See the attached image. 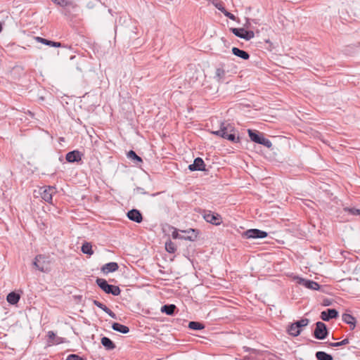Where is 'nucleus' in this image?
Masks as SVG:
<instances>
[{
  "instance_id": "obj_28",
  "label": "nucleus",
  "mask_w": 360,
  "mask_h": 360,
  "mask_svg": "<svg viewBox=\"0 0 360 360\" xmlns=\"http://www.w3.org/2000/svg\"><path fill=\"white\" fill-rule=\"evenodd\" d=\"M82 252L84 254L91 255L94 254L92 245L90 243H84L82 246Z\"/></svg>"
},
{
  "instance_id": "obj_33",
  "label": "nucleus",
  "mask_w": 360,
  "mask_h": 360,
  "mask_svg": "<svg viewBox=\"0 0 360 360\" xmlns=\"http://www.w3.org/2000/svg\"><path fill=\"white\" fill-rule=\"evenodd\" d=\"M309 323V320L308 319H302L297 321H295V325L300 329L302 327L307 326Z\"/></svg>"
},
{
  "instance_id": "obj_48",
  "label": "nucleus",
  "mask_w": 360,
  "mask_h": 360,
  "mask_svg": "<svg viewBox=\"0 0 360 360\" xmlns=\"http://www.w3.org/2000/svg\"><path fill=\"white\" fill-rule=\"evenodd\" d=\"M1 30H2V25H1V24H0V32H1Z\"/></svg>"
},
{
  "instance_id": "obj_14",
  "label": "nucleus",
  "mask_w": 360,
  "mask_h": 360,
  "mask_svg": "<svg viewBox=\"0 0 360 360\" xmlns=\"http://www.w3.org/2000/svg\"><path fill=\"white\" fill-rule=\"evenodd\" d=\"M82 154L78 150H72L66 154L65 159L68 162H78L82 160Z\"/></svg>"
},
{
  "instance_id": "obj_34",
  "label": "nucleus",
  "mask_w": 360,
  "mask_h": 360,
  "mask_svg": "<svg viewBox=\"0 0 360 360\" xmlns=\"http://www.w3.org/2000/svg\"><path fill=\"white\" fill-rule=\"evenodd\" d=\"M34 39L37 42L41 43L49 46H52L53 41H50L40 37H35Z\"/></svg>"
},
{
  "instance_id": "obj_23",
  "label": "nucleus",
  "mask_w": 360,
  "mask_h": 360,
  "mask_svg": "<svg viewBox=\"0 0 360 360\" xmlns=\"http://www.w3.org/2000/svg\"><path fill=\"white\" fill-rule=\"evenodd\" d=\"M20 298V297L18 293L11 292L7 295L6 300L11 304H15L19 302Z\"/></svg>"
},
{
  "instance_id": "obj_32",
  "label": "nucleus",
  "mask_w": 360,
  "mask_h": 360,
  "mask_svg": "<svg viewBox=\"0 0 360 360\" xmlns=\"http://www.w3.org/2000/svg\"><path fill=\"white\" fill-rule=\"evenodd\" d=\"M349 343V340L348 338H345L343 340L340 341V342H330L329 343V346L330 347H340V346H342V345H346L347 344Z\"/></svg>"
},
{
  "instance_id": "obj_11",
  "label": "nucleus",
  "mask_w": 360,
  "mask_h": 360,
  "mask_svg": "<svg viewBox=\"0 0 360 360\" xmlns=\"http://www.w3.org/2000/svg\"><path fill=\"white\" fill-rule=\"evenodd\" d=\"M203 217L206 221L214 225H219L221 223V217L220 215L210 211L205 213Z\"/></svg>"
},
{
  "instance_id": "obj_20",
  "label": "nucleus",
  "mask_w": 360,
  "mask_h": 360,
  "mask_svg": "<svg viewBox=\"0 0 360 360\" xmlns=\"http://www.w3.org/2000/svg\"><path fill=\"white\" fill-rule=\"evenodd\" d=\"M112 328L114 330L120 332L123 334H127L129 331V328L127 326L119 323H113L112 325Z\"/></svg>"
},
{
  "instance_id": "obj_10",
  "label": "nucleus",
  "mask_w": 360,
  "mask_h": 360,
  "mask_svg": "<svg viewBox=\"0 0 360 360\" xmlns=\"http://www.w3.org/2000/svg\"><path fill=\"white\" fill-rule=\"evenodd\" d=\"M295 279L298 284L303 285L308 289L318 290L320 288V285L314 281L302 278L298 276L296 277Z\"/></svg>"
},
{
  "instance_id": "obj_36",
  "label": "nucleus",
  "mask_w": 360,
  "mask_h": 360,
  "mask_svg": "<svg viewBox=\"0 0 360 360\" xmlns=\"http://www.w3.org/2000/svg\"><path fill=\"white\" fill-rule=\"evenodd\" d=\"M219 11H221L225 16L228 17L229 19L235 20L236 16L231 13L230 12L227 11L224 8H218Z\"/></svg>"
},
{
  "instance_id": "obj_4",
  "label": "nucleus",
  "mask_w": 360,
  "mask_h": 360,
  "mask_svg": "<svg viewBox=\"0 0 360 360\" xmlns=\"http://www.w3.org/2000/svg\"><path fill=\"white\" fill-rule=\"evenodd\" d=\"M55 4L64 8V14L65 15H71L72 12H75L78 6L75 0H51Z\"/></svg>"
},
{
  "instance_id": "obj_21",
  "label": "nucleus",
  "mask_w": 360,
  "mask_h": 360,
  "mask_svg": "<svg viewBox=\"0 0 360 360\" xmlns=\"http://www.w3.org/2000/svg\"><path fill=\"white\" fill-rule=\"evenodd\" d=\"M101 344L107 350H112L115 348V343L108 338L103 337L101 338Z\"/></svg>"
},
{
  "instance_id": "obj_31",
  "label": "nucleus",
  "mask_w": 360,
  "mask_h": 360,
  "mask_svg": "<svg viewBox=\"0 0 360 360\" xmlns=\"http://www.w3.org/2000/svg\"><path fill=\"white\" fill-rule=\"evenodd\" d=\"M165 249L169 253H174L176 250V245L171 240L165 243Z\"/></svg>"
},
{
  "instance_id": "obj_6",
  "label": "nucleus",
  "mask_w": 360,
  "mask_h": 360,
  "mask_svg": "<svg viewBox=\"0 0 360 360\" xmlns=\"http://www.w3.org/2000/svg\"><path fill=\"white\" fill-rule=\"evenodd\" d=\"M231 32L236 37L249 41L255 37V33L251 30H246L244 28H230Z\"/></svg>"
},
{
  "instance_id": "obj_3",
  "label": "nucleus",
  "mask_w": 360,
  "mask_h": 360,
  "mask_svg": "<svg viewBox=\"0 0 360 360\" xmlns=\"http://www.w3.org/2000/svg\"><path fill=\"white\" fill-rule=\"evenodd\" d=\"M96 283L98 287L107 294H112L117 296L121 292V290L118 286L108 284L104 278H98L96 280Z\"/></svg>"
},
{
  "instance_id": "obj_22",
  "label": "nucleus",
  "mask_w": 360,
  "mask_h": 360,
  "mask_svg": "<svg viewBox=\"0 0 360 360\" xmlns=\"http://www.w3.org/2000/svg\"><path fill=\"white\" fill-rule=\"evenodd\" d=\"M302 329L299 328L295 323H291L288 328L289 335L297 337L301 333Z\"/></svg>"
},
{
  "instance_id": "obj_8",
  "label": "nucleus",
  "mask_w": 360,
  "mask_h": 360,
  "mask_svg": "<svg viewBox=\"0 0 360 360\" xmlns=\"http://www.w3.org/2000/svg\"><path fill=\"white\" fill-rule=\"evenodd\" d=\"M242 236L245 238H264L268 236V233L259 229H252L243 232Z\"/></svg>"
},
{
  "instance_id": "obj_37",
  "label": "nucleus",
  "mask_w": 360,
  "mask_h": 360,
  "mask_svg": "<svg viewBox=\"0 0 360 360\" xmlns=\"http://www.w3.org/2000/svg\"><path fill=\"white\" fill-rule=\"evenodd\" d=\"M345 210L352 215H359L360 210L356 208H345Z\"/></svg>"
},
{
  "instance_id": "obj_7",
  "label": "nucleus",
  "mask_w": 360,
  "mask_h": 360,
  "mask_svg": "<svg viewBox=\"0 0 360 360\" xmlns=\"http://www.w3.org/2000/svg\"><path fill=\"white\" fill-rule=\"evenodd\" d=\"M328 335V331L326 325L321 322L318 321L316 323V328L314 331V336L318 340H324Z\"/></svg>"
},
{
  "instance_id": "obj_29",
  "label": "nucleus",
  "mask_w": 360,
  "mask_h": 360,
  "mask_svg": "<svg viewBox=\"0 0 360 360\" xmlns=\"http://www.w3.org/2000/svg\"><path fill=\"white\" fill-rule=\"evenodd\" d=\"M188 328L192 330H198L203 329L205 328V326L200 322L191 321L188 323Z\"/></svg>"
},
{
  "instance_id": "obj_16",
  "label": "nucleus",
  "mask_w": 360,
  "mask_h": 360,
  "mask_svg": "<svg viewBox=\"0 0 360 360\" xmlns=\"http://www.w3.org/2000/svg\"><path fill=\"white\" fill-rule=\"evenodd\" d=\"M118 268H119V266H118L117 263L112 262H109V263L104 264L101 267V271L104 274H108L109 273L116 271L118 269Z\"/></svg>"
},
{
  "instance_id": "obj_44",
  "label": "nucleus",
  "mask_w": 360,
  "mask_h": 360,
  "mask_svg": "<svg viewBox=\"0 0 360 360\" xmlns=\"http://www.w3.org/2000/svg\"><path fill=\"white\" fill-rule=\"evenodd\" d=\"M136 191L139 192L140 193L146 194V192L143 191V188L138 187L136 188Z\"/></svg>"
},
{
  "instance_id": "obj_12",
  "label": "nucleus",
  "mask_w": 360,
  "mask_h": 360,
  "mask_svg": "<svg viewBox=\"0 0 360 360\" xmlns=\"http://www.w3.org/2000/svg\"><path fill=\"white\" fill-rule=\"evenodd\" d=\"M190 171H205V164L201 158H196L193 164L188 165Z\"/></svg>"
},
{
  "instance_id": "obj_47",
  "label": "nucleus",
  "mask_w": 360,
  "mask_h": 360,
  "mask_svg": "<svg viewBox=\"0 0 360 360\" xmlns=\"http://www.w3.org/2000/svg\"><path fill=\"white\" fill-rule=\"evenodd\" d=\"M216 7H217V8H224V7H223V6H221V5H219V6L218 4H217V5H216Z\"/></svg>"
},
{
  "instance_id": "obj_15",
  "label": "nucleus",
  "mask_w": 360,
  "mask_h": 360,
  "mask_svg": "<svg viewBox=\"0 0 360 360\" xmlns=\"http://www.w3.org/2000/svg\"><path fill=\"white\" fill-rule=\"evenodd\" d=\"M127 217L133 221L141 223L143 221V216L139 210L132 209L127 212Z\"/></svg>"
},
{
  "instance_id": "obj_42",
  "label": "nucleus",
  "mask_w": 360,
  "mask_h": 360,
  "mask_svg": "<svg viewBox=\"0 0 360 360\" xmlns=\"http://www.w3.org/2000/svg\"><path fill=\"white\" fill-rule=\"evenodd\" d=\"M105 312L106 314H108L112 319L117 318L116 314L112 310H110L108 307L106 309H105Z\"/></svg>"
},
{
  "instance_id": "obj_39",
  "label": "nucleus",
  "mask_w": 360,
  "mask_h": 360,
  "mask_svg": "<svg viewBox=\"0 0 360 360\" xmlns=\"http://www.w3.org/2000/svg\"><path fill=\"white\" fill-rule=\"evenodd\" d=\"M93 303L94 305H96L98 308L101 309L103 311H105V309H106L108 308L104 304L101 303V302H99L96 300H94Z\"/></svg>"
},
{
  "instance_id": "obj_45",
  "label": "nucleus",
  "mask_w": 360,
  "mask_h": 360,
  "mask_svg": "<svg viewBox=\"0 0 360 360\" xmlns=\"http://www.w3.org/2000/svg\"><path fill=\"white\" fill-rule=\"evenodd\" d=\"M356 47H360V41L355 44Z\"/></svg>"
},
{
  "instance_id": "obj_30",
  "label": "nucleus",
  "mask_w": 360,
  "mask_h": 360,
  "mask_svg": "<svg viewBox=\"0 0 360 360\" xmlns=\"http://www.w3.org/2000/svg\"><path fill=\"white\" fill-rule=\"evenodd\" d=\"M248 134L251 141H252L255 143H259L260 139L262 137L261 136H259L257 133L255 132L251 129H248Z\"/></svg>"
},
{
  "instance_id": "obj_35",
  "label": "nucleus",
  "mask_w": 360,
  "mask_h": 360,
  "mask_svg": "<svg viewBox=\"0 0 360 360\" xmlns=\"http://www.w3.org/2000/svg\"><path fill=\"white\" fill-rule=\"evenodd\" d=\"M259 143L266 146L268 148H270L272 146V143L271 142V141L263 136L261 137Z\"/></svg>"
},
{
  "instance_id": "obj_27",
  "label": "nucleus",
  "mask_w": 360,
  "mask_h": 360,
  "mask_svg": "<svg viewBox=\"0 0 360 360\" xmlns=\"http://www.w3.org/2000/svg\"><path fill=\"white\" fill-rule=\"evenodd\" d=\"M315 356L317 360H333V356L325 352H316Z\"/></svg>"
},
{
  "instance_id": "obj_40",
  "label": "nucleus",
  "mask_w": 360,
  "mask_h": 360,
  "mask_svg": "<svg viewBox=\"0 0 360 360\" xmlns=\"http://www.w3.org/2000/svg\"><path fill=\"white\" fill-rule=\"evenodd\" d=\"M47 336L49 338V342L52 344V341L55 340V338L56 337V334L53 331L50 330L47 333Z\"/></svg>"
},
{
  "instance_id": "obj_24",
  "label": "nucleus",
  "mask_w": 360,
  "mask_h": 360,
  "mask_svg": "<svg viewBox=\"0 0 360 360\" xmlns=\"http://www.w3.org/2000/svg\"><path fill=\"white\" fill-rule=\"evenodd\" d=\"M176 307L174 304H165L161 308V311L167 315H173Z\"/></svg>"
},
{
  "instance_id": "obj_18",
  "label": "nucleus",
  "mask_w": 360,
  "mask_h": 360,
  "mask_svg": "<svg viewBox=\"0 0 360 360\" xmlns=\"http://www.w3.org/2000/svg\"><path fill=\"white\" fill-rule=\"evenodd\" d=\"M226 71L223 66L219 67L216 69L214 79L219 82H222L224 80Z\"/></svg>"
},
{
  "instance_id": "obj_26",
  "label": "nucleus",
  "mask_w": 360,
  "mask_h": 360,
  "mask_svg": "<svg viewBox=\"0 0 360 360\" xmlns=\"http://www.w3.org/2000/svg\"><path fill=\"white\" fill-rule=\"evenodd\" d=\"M43 256L39 255H37L36 257H35V259L33 262V265L40 271L41 272H45L46 271V269L44 266V265H41L40 264V259H43Z\"/></svg>"
},
{
  "instance_id": "obj_2",
  "label": "nucleus",
  "mask_w": 360,
  "mask_h": 360,
  "mask_svg": "<svg viewBox=\"0 0 360 360\" xmlns=\"http://www.w3.org/2000/svg\"><path fill=\"white\" fill-rule=\"evenodd\" d=\"M244 349L246 352H251V355L248 357L250 360H278L276 355L267 351H257L249 347Z\"/></svg>"
},
{
  "instance_id": "obj_41",
  "label": "nucleus",
  "mask_w": 360,
  "mask_h": 360,
  "mask_svg": "<svg viewBox=\"0 0 360 360\" xmlns=\"http://www.w3.org/2000/svg\"><path fill=\"white\" fill-rule=\"evenodd\" d=\"M65 342V339L61 337H56L55 340L52 341L53 345H59Z\"/></svg>"
},
{
  "instance_id": "obj_1",
  "label": "nucleus",
  "mask_w": 360,
  "mask_h": 360,
  "mask_svg": "<svg viewBox=\"0 0 360 360\" xmlns=\"http://www.w3.org/2000/svg\"><path fill=\"white\" fill-rule=\"evenodd\" d=\"M212 133L234 143L239 141V137L236 136L234 133V128L230 124L226 122H221L219 129L213 131Z\"/></svg>"
},
{
  "instance_id": "obj_46",
  "label": "nucleus",
  "mask_w": 360,
  "mask_h": 360,
  "mask_svg": "<svg viewBox=\"0 0 360 360\" xmlns=\"http://www.w3.org/2000/svg\"><path fill=\"white\" fill-rule=\"evenodd\" d=\"M185 233L184 236H191L192 235L191 232L190 233Z\"/></svg>"
},
{
  "instance_id": "obj_25",
  "label": "nucleus",
  "mask_w": 360,
  "mask_h": 360,
  "mask_svg": "<svg viewBox=\"0 0 360 360\" xmlns=\"http://www.w3.org/2000/svg\"><path fill=\"white\" fill-rule=\"evenodd\" d=\"M127 158L133 161L135 164L142 162L143 160L141 157L136 155L134 150H129L127 153Z\"/></svg>"
},
{
  "instance_id": "obj_17",
  "label": "nucleus",
  "mask_w": 360,
  "mask_h": 360,
  "mask_svg": "<svg viewBox=\"0 0 360 360\" xmlns=\"http://www.w3.org/2000/svg\"><path fill=\"white\" fill-rule=\"evenodd\" d=\"M231 51L233 55L242 59L248 60L250 58V55L247 51L241 50L237 47H233Z\"/></svg>"
},
{
  "instance_id": "obj_38",
  "label": "nucleus",
  "mask_w": 360,
  "mask_h": 360,
  "mask_svg": "<svg viewBox=\"0 0 360 360\" xmlns=\"http://www.w3.org/2000/svg\"><path fill=\"white\" fill-rule=\"evenodd\" d=\"M66 360H85V359L79 356L77 354H72L67 356Z\"/></svg>"
},
{
  "instance_id": "obj_9",
  "label": "nucleus",
  "mask_w": 360,
  "mask_h": 360,
  "mask_svg": "<svg viewBox=\"0 0 360 360\" xmlns=\"http://www.w3.org/2000/svg\"><path fill=\"white\" fill-rule=\"evenodd\" d=\"M182 232L188 233H190L191 232L192 235L191 236H181L180 234H179L178 231L175 229L172 232V236L173 238H180V239L188 240H191V241H193L197 238L198 232L195 229H190L189 230L183 231Z\"/></svg>"
},
{
  "instance_id": "obj_5",
  "label": "nucleus",
  "mask_w": 360,
  "mask_h": 360,
  "mask_svg": "<svg viewBox=\"0 0 360 360\" xmlns=\"http://www.w3.org/2000/svg\"><path fill=\"white\" fill-rule=\"evenodd\" d=\"M56 192V188L51 186H44L39 189V194L41 198L49 203H52L53 195Z\"/></svg>"
},
{
  "instance_id": "obj_19",
  "label": "nucleus",
  "mask_w": 360,
  "mask_h": 360,
  "mask_svg": "<svg viewBox=\"0 0 360 360\" xmlns=\"http://www.w3.org/2000/svg\"><path fill=\"white\" fill-rule=\"evenodd\" d=\"M342 319L345 323L352 326V329L355 328L356 319L352 315L349 314H343Z\"/></svg>"
},
{
  "instance_id": "obj_13",
  "label": "nucleus",
  "mask_w": 360,
  "mask_h": 360,
  "mask_svg": "<svg viewBox=\"0 0 360 360\" xmlns=\"http://www.w3.org/2000/svg\"><path fill=\"white\" fill-rule=\"evenodd\" d=\"M338 316V312L335 309H328L321 313V318L325 321H328L331 319H335Z\"/></svg>"
},
{
  "instance_id": "obj_43",
  "label": "nucleus",
  "mask_w": 360,
  "mask_h": 360,
  "mask_svg": "<svg viewBox=\"0 0 360 360\" xmlns=\"http://www.w3.org/2000/svg\"><path fill=\"white\" fill-rule=\"evenodd\" d=\"M52 46L53 47H61L62 46V44L60 42H56V41H53L52 42Z\"/></svg>"
}]
</instances>
